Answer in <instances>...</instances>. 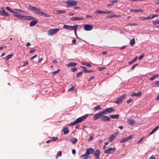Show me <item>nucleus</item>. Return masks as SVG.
<instances>
[{
    "label": "nucleus",
    "mask_w": 159,
    "mask_h": 159,
    "mask_svg": "<svg viewBox=\"0 0 159 159\" xmlns=\"http://www.w3.org/2000/svg\"><path fill=\"white\" fill-rule=\"evenodd\" d=\"M14 16L18 18L19 19L24 20H30L33 19H36L34 17L30 16H25L21 15V14L17 11H13Z\"/></svg>",
    "instance_id": "obj_1"
},
{
    "label": "nucleus",
    "mask_w": 159,
    "mask_h": 159,
    "mask_svg": "<svg viewBox=\"0 0 159 159\" xmlns=\"http://www.w3.org/2000/svg\"><path fill=\"white\" fill-rule=\"evenodd\" d=\"M66 3L67 4V7H73L77 4V2L74 0H67L66 1Z\"/></svg>",
    "instance_id": "obj_2"
},
{
    "label": "nucleus",
    "mask_w": 159,
    "mask_h": 159,
    "mask_svg": "<svg viewBox=\"0 0 159 159\" xmlns=\"http://www.w3.org/2000/svg\"><path fill=\"white\" fill-rule=\"evenodd\" d=\"M59 30L60 29L58 28L51 29L48 31L47 34L49 35L52 36L56 34Z\"/></svg>",
    "instance_id": "obj_3"
},
{
    "label": "nucleus",
    "mask_w": 159,
    "mask_h": 159,
    "mask_svg": "<svg viewBox=\"0 0 159 159\" xmlns=\"http://www.w3.org/2000/svg\"><path fill=\"white\" fill-rule=\"evenodd\" d=\"M88 117V114H85L84 116H82L80 117L75 120V122L76 124L80 122L83 121L84 120L86 119Z\"/></svg>",
    "instance_id": "obj_4"
},
{
    "label": "nucleus",
    "mask_w": 159,
    "mask_h": 159,
    "mask_svg": "<svg viewBox=\"0 0 159 159\" xmlns=\"http://www.w3.org/2000/svg\"><path fill=\"white\" fill-rule=\"evenodd\" d=\"M104 115L102 111L95 114L93 117L94 120H96L100 118H102V116Z\"/></svg>",
    "instance_id": "obj_5"
},
{
    "label": "nucleus",
    "mask_w": 159,
    "mask_h": 159,
    "mask_svg": "<svg viewBox=\"0 0 159 159\" xmlns=\"http://www.w3.org/2000/svg\"><path fill=\"white\" fill-rule=\"evenodd\" d=\"M116 149V148L115 147H110L105 150L104 152L105 153H113Z\"/></svg>",
    "instance_id": "obj_6"
},
{
    "label": "nucleus",
    "mask_w": 159,
    "mask_h": 159,
    "mask_svg": "<svg viewBox=\"0 0 159 159\" xmlns=\"http://www.w3.org/2000/svg\"><path fill=\"white\" fill-rule=\"evenodd\" d=\"M134 137L133 135H130L128 137L124 138L120 140V143H122L124 142H125L128 140H130L131 139H132Z\"/></svg>",
    "instance_id": "obj_7"
},
{
    "label": "nucleus",
    "mask_w": 159,
    "mask_h": 159,
    "mask_svg": "<svg viewBox=\"0 0 159 159\" xmlns=\"http://www.w3.org/2000/svg\"><path fill=\"white\" fill-rule=\"evenodd\" d=\"M114 111H115V110H114L112 107H111L105 109L104 111H102L104 114L105 115L110 113Z\"/></svg>",
    "instance_id": "obj_8"
},
{
    "label": "nucleus",
    "mask_w": 159,
    "mask_h": 159,
    "mask_svg": "<svg viewBox=\"0 0 159 159\" xmlns=\"http://www.w3.org/2000/svg\"><path fill=\"white\" fill-rule=\"evenodd\" d=\"M158 16L157 15H153L151 16V15H150L148 16V17H141V20H150L152 19V18H154L155 17H157Z\"/></svg>",
    "instance_id": "obj_9"
},
{
    "label": "nucleus",
    "mask_w": 159,
    "mask_h": 159,
    "mask_svg": "<svg viewBox=\"0 0 159 159\" xmlns=\"http://www.w3.org/2000/svg\"><path fill=\"white\" fill-rule=\"evenodd\" d=\"M93 28V26L92 25L89 24H85L84 25V28L86 31L91 30Z\"/></svg>",
    "instance_id": "obj_10"
},
{
    "label": "nucleus",
    "mask_w": 159,
    "mask_h": 159,
    "mask_svg": "<svg viewBox=\"0 0 159 159\" xmlns=\"http://www.w3.org/2000/svg\"><path fill=\"white\" fill-rule=\"evenodd\" d=\"M118 132H116L112 134L109 137L108 140L110 142H112L114 139L116 137V136L118 134Z\"/></svg>",
    "instance_id": "obj_11"
},
{
    "label": "nucleus",
    "mask_w": 159,
    "mask_h": 159,
    "mask_svg": "<svg viewBox=\"0 0 159 159\" xmlns=\"http://www.w3.org/2000/svg\"><path fill=\"white\" fill-rule=\"evenodd\" d=\"M94 13H97L98 14H107L111 13V11H102L100 10H98L95 11L94 12Z\"/></svg>",
    "instance_id": "obj_12"
},
{
    "label": "nucleus",
    "mask_w": 159,
    "mask_h": 159,
    "mask_svg": "<svg viewBox=\"0 0 159 159\" xmlns=\"http://www.w3.org/2000/svg\"><path fill=\"white\" fill-rule=\"evenodd\" d=\"M1 9V11L0 14L1 15L5 16H9V14L7 12L5 11L3 7H2Z\"/></svg>",
    "instance_id": "obj_13"
},
{
    "label": "nucleus",
    "mask_w": 159,
    "mask_h": 159,
    "mask_svg": "<svg viewBox=\"0 0 159 159\" xmlns=\"http://www.w3.org/2000/svg\"><path fill=\"white\" fill-rule=\"evenodd\" d=\"M100 155V151L98 149L96 150L94 153V155L97 159H99Z\"/></svg>",
    "instance_id": "obj_14"
},
{
    "label": "nucleus",
    "mask_w": 159,
    "mask_h": 159,
    "mask_svg": "<svg viewBox=\"0 0 159 159\" xmlns=\"http://www.w3.org/2000/svg\"><path fill=\"white\" fill-rule=\"evenodd\" d=\"M94 152V150L93 148H89L87 149L86 153L89 155L93 154Z\"/></svg>",
    "instance_id": "obj_15"
},
{
    "label": "nucleus",
    "mask_w": 159,
    "mask_h": 159,
    "mask_svg": "<svg viewBox=\"0 0 159 159\" xmlns=\"http://www.w3.org/2000/svg\"><path fill=\"white\" fill-rule=\"evenodd\" d=\"M26 7L27 8L30 9V10L34 11H35V9L36 8L35 7L31 6L29 4H27L26 5Z\"/></svg>",
    "instance_id": "obj_16"
},
{
    "label": "nucleus",
    "mask_w": 159,
    "mask_h": 159,
    "mask_svg": "<svg viewBox=\"0 0 159 159\" xmlns=\"http://www.w3.org/2000/svg\"><path fill=\"white\" fill-rule=\"evenodd\" d=\"M110 118L106 116H102V118H101V120L103 121H109L110 120Z\"/></svg>",
    "instance_id": "obj_17"
},
{
    "label": "nucleus",
    "mask_w": 159,
    "mask_h": 159,
    "mask_svg": "<svg viewBox=\"0 0 159 159\" xmlns=\"http://www.w3.org/2000/svg\"><path fill=\"white\" fill-rule=\"evenodd\" d=\"M142 94V93L140 91L138 92L137 93H133L131 94V96L139 97Z\"/></svg>",
    "instance_id": "obj_18"
},
{
    "label": "nucleus",
    "mask_w": 159,
    "mask_h": 159,
    "mask_svg": "<svg viewBox=\"0 0 159 159\" xmlns=\"http://www.w3.org/2000/svg\"><path fill=\"white\" fill-rule=\"evenodd\" d=\"M76 63L74 62H70L69 63L66 64V66L68 67L75 66Z\"/></svg>",
    "instance_id": "obj_19"
},
{
    "label": "nucleus",
    "mask_w": 159,
    "mask_h": 159,
    "mask_svg": "<svg viewBox=\"0 0 159 159\" xmlns=\"http://www.w3.org/2000/svg\"><path fill=\"white\" fill-rule=\"evenodd\" d=\"M135 122V121L133 119H129L127 120L128 124L131 126L134 125Z\"/></svg>",
    "instance_id": "obj_20"
},
{
    "label": "nucleus",
    "mask_w": 159,
    "mask_h": 159,
    "mask_svg": "<svg viewBox=\"0 0 159 159\" xmlns=\"http://www.w3.org/2000/svg\"><path fill=\"white\" fill-rule=\"evenodd\" d=\"M70 20H84V19L82 17H75L70 18L69 19Z\"/></svg>",
    "instance_id": "obj_21"
},
{
    "label": "nucleus",
    "mask_w": 159,
    "mask_h": 159,
    "mask_svg": "<svg viewBox=\"0 0 159 159\" xmlns=\"http://www.w3.org/2000/svg\"><path fill=\"white\" fill-rule=\"evenodd\" d=\"M118 2V1L117 0L111 1H110V3L107 5V7H109L110 6L113 5L114 3L117 2Z\"/></svg>",
    "instance_id": "obj_22"
},
{
    "label": "nucleus",
    "mask_w": 159,
    "mask_h": 159,
    "mask_svg": "<svg viewBox=\"0 0 159 159\" xmlns=\"http://www.w3.org/2000/svg\"><path fill=\"white\" fill-rule=\"evenodd\" d=\"M54 13L57 14H59L61 13H65V11L64 10H55L54 11Z\"/></svg>",
    "instance_id": "obj_23"
},
{
    "label": "nucleus",
    "mask_w": 159,
    "mask_h": 159,
    "mask_svg": "<svg viewBox=\"0 0 159 159\" xmlns=\"http://www.w3.org/2000/svg\"><path fill=\"white\" fill-rule=\"evenodd\" d=\"M34 20H35L34 19ZM36 19L35 20H33L32 21H31L30 23V26H32L35 25L36 24V23L38 22V21L36 20Z\"/></svg>",
    "instance_id": "obj_24"
},
{
    "label": "nucleus",
    "mask_w": 159,
    "mask_h": 159,
    "mask_svg": "<svg viewBox=\"0 0 159 159\" xmlns=\"http://www.w3.org/2000/svg\"><path fill=\"white\" fill-rule=\"evenodd\" d=\"M119 114L113 115L110 116V117L111 118L116 119H118L119 117Z\"/></svg>",
    "instance_id": "obj_25"
},
{
    "label": "nucleus",
    "mask_w": 159,
    "mask_h": 159,
    "mask_svg": "<svg viewBox=\"0 0 159 159\" xmlns=\"http://www.w3.org/2000/svg\"><path fill=\"white\" fill-rule=\"evenodd\" d=\"M36 13L39 14L40 15H41L43 11L41 10L39 8H38L37 7L36 8L35 10L34 11Z\"/></svg>",
    "instance_id": "obj_26"
},
{
    "label": "nucleus",
    "mask_w": 159,
    "mask_h": 159,
    "mask_svg": "<svg viewBox=\"0 0 159 159\" xmlns=\"http://www.w3.org/2000/svg\"><path fill=\"white\" fill-rule=\"evenodd\" d=\"M89 157V156L86 153L81 155L80 157V158L81 159H88Z\"/></svg>",
    "instance_id": "obj_27"
},
{
    "label": "nucleus",
    "mask_w": 159,
    "mask_h": 159,
    "mask_svg": "<svg viewBox=\"0 0 159 159\" xmlns=\"http://www.w3.org/2000/svg\"><path fill=\"white\" fill-rule=\"evenodd\" d=\"M77 140V139L74 138H72L70 139V141L74 144H75L76 143Z\"/></svg>",
    "instance_id": "obj_28"
},
{
    "label": "nucleus",
    "mask_w": 159,
    "mask_h": 159,
    "mask_svg": "<svg viewBox=\"0 0 159 159\" xmlns=\"http://www.w3.org/2000/svg\"><path fill=\"white\" fill-rule=\"evenodd\" d=\"M101 109V107L100 106L98 105L96 107H94L93 108V110L94 111H96L97 110H100Z\"/></svg>",
    "instance_id": "obj_29"
},
{
    "label": "nucleus",
    "mask_w": 159,
    "mask_h": 159,
    "mask_svg": "<svg viewBox=\"0 0 159 159\" xmlns=\"http://www.w3.org/2000/svg\"><path fill=\"white\" fill-rule=\"evenodd\" d=\"M12 55H13L12 54H10L9 55H8L5 57H4L3 58L5 61H6L9 60L10 58H11L12 56Z\"/></svg>",
    "instance_id": "obj_30"
},
{
    "label": "nucleus",
    "mask_w": 159,
    "mask_h": 159,
    "mask_svg": "<svg viewBox=\"0 0 159 159\" xmlns=\"http://www.w3.org/2000/svg\"><path fill=\"white\" fill-rule=\"evenodd\" d=\"M126 96V94H124L118 98L122 102V101L125 98Z\"/></svg>",
    "instance_id": "obj_31"
},
{
    "label": "nucleus",
    "mask_w": 159,
    "mask_h": 159,
    "mask_svg": "<svg viewBox=\"0 0 159 159\" xmlns=\"http://www.w3.org/2000/svg\"><path fill=\"white\" fill-rule=\"evenodd\" d=\"M159 76V75L158 74H156L155 75H153L149 79V80L151 81H153L154 80V79L157 77H158Z\"/></svg>",
    "instance_id": "obj_32"
},
{
    "label": "nucleus",
    "mask_w": 159,
    "mask_h": 159,
    "mask_svg": "<svg viewBox=\"0 0 159 159\" xmlns=\"http://www.w3.org/2000/svg\"><path fill=\"white\" fill-rule=\"evenodd\" d=\"M63 131L64 132V134H67L69 132V130L66 127H64L63 129Z\"/></svg>",
    "instance_id": "obj_33"
},
{
    "label": "nucleus",
    "mask_w": 159,
    "mask_h": 159,
    "mask_svg": "<svg viewBox=\"0 0 159 159\" xmlns=\"http://www.w3.org/2000/svg\"><path fill=\"white\" fill-rule=\"evenodd\" d=\"M78 25H74L73 26H70V30H76L77 28Z\"/></svg>",
    "instance_id": "obj_34"
},
{
    "label": "nucleus",
    "mask_w": 159,
    "mask_h": 159,
    "mask_svg": "<svg viewBox=\"0 0 159 159\" xmlns=\"http://www.w3.org/2000/svg\"><path fill=\"white\" fill-rule=\"evenodd\" d=\"M143 10H142L140 9H131L130 10V12H142Z\"/></svg>",
    "instance_id": "obj_35"
},
{
    "label": "nucleus",
    "mask_w": 159,
    "mask_h": 159,
    "mask_svg": "<svg viewBox=\"0 0 159 159\" xmlns=\"http://www.w3.org/2000/svg\"><path fill=\"white\" fill-rule=\"evenodd\" d=\"M130 44L131 46H133L135 44V40L134 38H133L130 41Z\"/></svg>",
    "instance_id": "obj_36"
},
{
    "label": "nucleus",
    "mask_w": 159,
    "mask_h": 159,
    "mask_svg": "<svg viewBox=\"0 0 159 159\" xmlns=\"http://www.w3.org/2000/svg\"><path fill=\"white\" fill-rule=\"evenodd\" d=\"M63 28L65 29L70 30V26L67 25H65L63 26Z\"/></svg>",
    "instance_id": "obj_37"
},
{
    "label": "nucleus",
    "mask_w": 159,
    "mask_h": 159,
    "mask_svg": "<svg viewBox=\"0 0 159 159\" xmlns=\"http://www.w3.org/2000/svg\"><path fill=\"white\" fill-rule=\"evenodd\" d=\"M122 101L118 98L117 99V101L115 102V103L116 104H121Z\"/></svg>",
    "instance_id": "obj_38"
},
{
    "label": "nucleus",
    "mask_w": 159,
    "mask_h": 159,
    "mask_svg": "<svg viewBox=\"0 0 159 159\" xmlns=\"http://www.w3.org/2000/svg\"><path fill=\"white\" fill-rule=\"evenodd\" d=\"M61 151H59L57 152V154L56 155V158L57 159L58 158V156H61Z\"/></svg>",
    "instance_id": "obj_39"
},
{
    "label": "nucleus",
    "mask_w": 159,
    "mask_h": 159,
    "mask_svg": "<svg viewBox=\"0 0 159 159\" xmlns=\"http://www.w3.org/2000/svg\"><path fill=\"white\" fill-rule=\"evenodd\" d=\"M138 64H136L134 65L129 69V70L130 71H132L135 68V67L138 66Z\"/></svg>",
    "instance_id": "obj_40"
},
{
    "label": "nucleus",
    "mask_w": 159,
    "mask_h": 159,
    "mask_svg": "<svg viewBox=\"0 0 159 159\" xmlns=\"http://www.w3.org/2000/svg\"><path fill=\"white\" fill-rule=\"evenodd\" d=\"M16 10L17 11H18L19 12H21L23 13H25V15H27V14L28 13L27 12H26L22 10H20V9H16Z\"/></svg>",
    "instance_id": "obj_41"
},
{
    "label": "nucleus",
    "mask_w": 159,
    "mask_h": 159,
    "mask_svg": "<svg viewBox=\"0 0 159 159\" xmlns=\"http://www.w3.org/2000/svg\"><path fill=\"white\" fill-rule=\"evenodd\" d=\"M41 16H44L46 17H49L50 16V15L46 13L45 12H42V14L41 15Z\"/></svg>",
    "instance_id": "obj_42"
},
{
    "label": "nucleus",
    "mask_w": 159,
    "mask_h": 159,
    "mask_svg": "<svg viewBox=\"0 0 159 159\" xmlns=\"http://www.w3.org/2000/svg\"><path fill=\"white\" fill-rule=\"evenodd\" d=\"M98 69V70L101 71L103 70L106 69V68L105 67H97Z\"/></svg>",
    "instance_id": "obj_43"
},
{
    "label": "nucleus",
    "mask_w": 159,
    "mask_h": 159,
    "mask_svg": "<svg viewBox=\"0 0 159 159\" xmlns=\"http://www.w3.org/2000/svg\"><path fill=\"white\" fill-rule=\"evenodd\" d=\"M60 70L59 69H58L57 70L55 71H53L52 72V74L53 75H54L57 73H58L60 72Z\"/></svg>",
    "instance_id": "obj_44"
},
{
    "label": "nucleus",
    "mask_w": 159,
    "mask_h": 159,
    "mask_svg": "<svg viewBox=\"0 0 159 159\" xmlns=\"http://www.w3.org/2000/svg\"><path fill=\"white\" fill-rule=\"evenodd\" d=\"M5 8L6 9H7V10L10 12H11L12 13L13 12V11L11 10L9 7H6Z\"/></svg>",
    "instance_id": "obj_45"
},
{
    "label": "nucleus",
    "mask_w": 159,
    "mask_h": 159,
    "mask_svg": "<svg viewBox=\"0 0 159 159\" xmlns=\"http://www.w3.org/2000/svg\"><path fill=\"white\" fill-rule=\"evenodd\" d=\"M83 74V72L82 71L76 74V76L77 77H78L82 75Z\"/></svg>",
    "instance_id": "obj_46"
},
{
    "label": "nucleus",
    "mask_w": 159,
    "mask_h": 159,
    "mask_svg": "<svg viewBox=\"0 0 159 159\" xmlns=\"http://www.w3.org/2000/svg\"><path fill=\"white\" fill-rule=\"evenodd\" d=\"M76 124V123L75 122V121L72 122H70L69 124V125L70 126L72 125H75Z\"/></svg>",
    "instance_id": "obj_47"
},
{
    "label": "nucleus",
    "mask_w": 159,
    "mask_h": 159,
    "mask_svg": "<svg viewBox=\"0 0 159 159\" xmlns=\"http://www.w3.org/2000/svg\"><path fill=\"white\" fill-rule=\"evenodd\" d=\"M80 67L84 69V70H83V72H86V71L87 70L86 69V68L85 67L82 66H80Z\"/></svg>",
    "instance_id": "obj_48"
},
{
    "label": "nucleus",
    "mask_w": 159,
    "mask_h": 159,
    "mask_svg": "<svg viewBox=\"0 0 159 159\" xmlns=\"http://www.w3.org/2000/svg\"><path fill=\"white\" fill-rule=\"evenodd\" d=\"M93 136H91L88 139V142H90L92 140H93Z\"/></svg>",
    "instance_id": "obj_49"
},
{
    "label": "nucleus",
    "mask_w": 159,
    "mask_h": 159,
    "mask_svg": "<svg viewBox=\"0 0 159 159\" xmlns=\"http://www.w3.org/2000/svg\"><path fill=\"white\" fill-rule=\"evenodd\" d=\"M144 55H140L139 56V57L138 60H141L144 57Z\"/></svg>",
    "instance_id": "obj_50"
},
{
    "label": "nucleus",
    "mask_w": 159,
    "mask_h": 159,
    "mask_svg": "<svg viewBox=\"0 0 159 159\" xmlns=\"http://www.w3.org/2000/svg\"><path fill=\"white\" fill-rule=\"evenodd\" d=\"M77 70V68L76 67L72 68L71 69V71L72 72H74L76 71Z\"/></svg>",
    "instance_id": "obj_51"
},
{
    "label": "nucleus",
    "mask_w": 159,
    "mask_h": 159,
    "mask_svg": "<svg viewBox=\"0 0 159 159\" xmlns=\"http://www.w3.org/2000/svg\"><path fill=\"white\" fill-rule=\"evenodd\" d=\"M74 89V87L73 86H72L71 88L68 89V91L69 92L73 91Z\"/></svg>",
    "instance_id": "obj_52"
},
{
    "label": "nucleus",
    "mask_w": 159,
    "mask_h": 159,
    "mask_svg": "<svg viewBox=\"0 0 159 159\" xmlns=\"http://www.w3.org/2000/svg\"><path fill=\"white\" fill-rule=\"evenodd\" d=\"M37 57V55H35L34 56L30 58V60H33L34 58H36Z\"/></svg>",
    "instance_id": "obj_53"
},
{
    "label": "nucleus",
    "mask_w": 159,
    "mask_h": 159,
    "mask_svg": "<svg viewBox=\"0 0 159 159\" xmlns=\"http://www.w3.org/2000/svg\"><path fill=\"white\" fill-rule=\"evenodd\" d=\"M153 23L155 25L159 24V20L153 21Z\"/></svg>",
    "instance_id": "obj_54"
},
{
    "label": "nucleus",
    "mask_w": 159,
    "mask_h": 159,
    "mask_svg": "<svg viewBox=\"0 0 159 159\" xmlns=\"http://www.w3.org/2000/svg\"><path fill=\"white\" fill-rule=\"evenodd\" d=\"M95 78V77L94 76H91L88 80V81H90L91 80H93V79H94Z\"/></svg>",
    "instance_id": "obj_55"
},
{
    "label": "nucleus",
    "mask_w": 159,
    "mask_h": 159,
    "mask_svg": "<svg viewBox=\"0 0 159 159\" xmlns=\"http://www.w3.org/2000/svg\"><path fill=\"white\" fill-rule=\"evenodd\" d=\"M35 51H36L35 49H31L29 51V52L30 53H32L33 52H34Z\"/></svg>",
    "instance_id": "obj_56"
},
{
    "label": "nucleus",
    "mask_w": 159,
    "mask_h": 159,
    "mask_svg": "<svg viewBox=\"0 0 159 159\" xmlns=\"http://www.w3.org/2000/svg\"><path fill=\"white\" fill-rule=\"evenodd\" d=\"M113 17H120L121 16L120 15H113Z\"/></svg>",
    "instance_id": "obj_57"
},
{
    "label": "nucleus",
    "mask_w": 159,
    "mask_h": 159,
    "mask_svg": "<svg viewBox=\"0 0 159 159\" xmlns=\"http://www.w3.org/2000/svg\"><path fill=\"white\" fill-rule=\"evenodd\" d=\"M58 139V138L57 137H53L52 139V141H56Z\"/></svg>",
    "instance_id": "obj_58"
},
{
    "label": "nucleus",
    "mask_w": 159,
    "mask_h": 159,
    "mask_svg": "<svg viewBox=\"0 0 159 159\" xmlns=\"http://www.w3.org/2000/svg\"><path fill=\"white\" fill-rule=\"evenodd\" d=\"M107 18L113 17V15H108L107 16Z\"/></svg>",
    "instance_id": "obj_59"
},
{
    "label": "nucleus",
    "mask_w": 159,
    "mask_h": 159,
    "mask_svg": "<svg viewBox=\"0 0 159 159\" xmlns=\"http://www.w3.org/2000/svg\"><path fill=\"white\" fill-rule=\"evenodd\" d=\"M133 100L131 99H129V100H128L127 101V103L128 104L131 102Z\"/></svg>",
    "instance_id": "obj_60"
},
{
    "label": "nucleus",
    "mask_w": 159,
    "mask_h": 159,
    "mask_svg": "<svg viewBox=\"0 0 159 159\" xmlns=\"http://www.w3.org/2000/svg\"><path fill=\"white\" fill-rule=\"evenodd\" d=\"M158 128H159V125L155 127L153 129L156 131L157 130Z\"/></svg>",
    "instance_id": "obj_61"
},
{
    "label": "nucleus",
    "mask_w": 159,
    "mask_h": 159,
    "mask_svg": "<svg viewBox=\"0 0 159 159\" xmlns=\"http://www.w3.org/2000/svg\"><path fill=\"white\" fill-rule=\"evenodd\" d=\"M144 137H143L141 138V139L139 140L138 142L137 143H140L142 141V140L144 139Z\"/></svg>",
    "instance_id": "obj_62"
},
{
    "label": "nucleus",
    "mask_w": 159,
    "mask_h": 159,
    "mask_svg": "<svg viewBox=\"0 0 159 159\" xmlns=\"http://www.w3.org/2000/svg\"><path fill=\"white\" fill-rule=\"evenodd\" d=\"M85 66L89 67L91 66V65L89 63L87 62L86 63V64H85Z\"/></svg>",
    "instance_id": "obj_63"
},
{
    "label": "nucleus",
    "mask_w": 159,
    "mask_h": 159,
    "mask_svg": "<svg viewBox=\"0 0 159 159\" xmlns=\"http://www.w3.org/2000/svg\"><path fill=\"white\" fill-rule=\"evenodd\" d=\"M149 159H156V158L154 156H152L150 157Z\"/></svg>",
    "instance_id": "obj_64"
}]
</instances>
